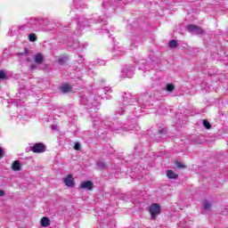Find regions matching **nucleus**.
I'll list each match as a JSON object with an SVG mask.
<instances>
[{"label":"nucleus","instance_id":"nucleus-1","mask_svg":"<svg viewBox=\"0 0 228 228\" xmlns=\"http://www.w3.org/2000/svg\"><path fill=\"white\" fill-rule=\"evenodd\" d=\"M94 126L97 129H109V131H134V125H126L120 121H104L100 118H93Z\"/></svg>","mask_w":228,"mask_h":228},{"label":"nucleus","instance_id":"nucleus-2","mask_svg":"<svg viewBox=\"0 0 228 228\" xmlns=\"http://www.w3.org/2000/svg\"><path fill=\"white\" fill-rule=\"evenodd\" d=\"M79 101L86 110H99V100H95V96L92 94L82 95Z\"/></svg>","mask_w":228,"mask_h":228},{"label":"nucleus","instance_id":"nucleus-3","mask_svg":"<svg viewBox=\"0 0 228 228\" xmlns=\"http://www.w3.org/2000/svg\"><path fill=\"white\" fill-rule=\"evenodd\" d=\"M127 3H131V0H114L113 3L111 0H103L102 5L103 8H107L108 6H119V8H124V4H127Z\"/></svg>","mask_w":228,"mask_h":228},{"label":"nucleus","instance_id":"nucleus-4","mask_svg":"<svg viewBox=\"0 0 228 228\" xmlns=\"http://www.w3.org/2000/svg\"><path fill=\"white\" fill-rule=\"evenodd\" d=\"M151 99H152V96L150 94H142L137 101L138 104L141 106V108H149V103L151 102Z\"/></svg>","mask_w":228,"mask_h":228},{"label":"nucleus","instance_id":"nucleus-5","mask_svg":"<svg viewBox=\"0 0 228 228\" xmlns=\"http://www.w3.org/2000/svg\"><path fill=\"white\" fill-rule=\"evenodd\" d=\"M123 106H133L135 102H138V100H136V97L132 96L131 94H127V93H124L123 96Z\"/></svg>","mask_w":228,"mask_h":228},{"label":"nucleus","instance_id":"nucleus-6","mask_svg":"<svg viewBox=\"0 0 228 228\" xmlns=\"http://www.w3.org/2000/svg\"><path fill=\"white\" fill-rule=\"evenodd\" d=\"M149 211L151 215V220H156V216L161 214V207L158 203L150 206Z\"/></svg>","mask_w":228,"mask_h":228},{"label":"nucleus","instance_id":"nucleus-7","mask_svg":"<svg viewBox=\"0 0 228 228\" xmlns=\"http://www.w3.org/2000/svg\"><path fill=\"white\" fill-rule=\"evenodd\" d=\"M111 54L113 56V60H118V58L125 56L126 48L122 46H114Z\"/></svg>","mask_w":228,"mask_h":228},{"label":"nucleus","instance_id":"nucleus-8","mask_svg":"<svg viewBox=\"0 0 228 228\" xmlns=\"http://www.w3.org/2000/svg\"><path fill=\"white\" fill-rule=\"evenodd\" d=\"M30 151L36 154H41V152H45V146L42 142H37L30 147Z\"/></svg>","mask_w":228,"mask_h":228},{"label":"nucleus","instance_id":"nucleus-9","mask_svg":"<svg viewBox=\"0 0 228 228\" xmlns=\"http://www.w3.org/2000/svg\"><path fill=\"white\" fill-rule=\"evenodd\" d=\"M29 28V26L27 24L21 25L20 27H13L11 28V35L13 37V35H19L20 33H22V31H26V29Z\"/></svg>","mask_w":228,"mask_h":228},{"label":"nucleus","instance_id":"nucleus-10","mask_svg":"<svg viewBox=\"0 0 228 228\" xmlns=\"http://www.w3.org/2000/svg\"><path fill=\"white\" fill-rule=\"evenodd\" d=\"M187 29L190 31V33H194V35H202V33H204L202 28L193 24L188 25Z\"/></svg>","mask_w":228,"mask_h":228},{"label":"nucleus","instance_id":"nucleus-11","mask_svg":"<svg viewBox=\"0 0 228 228\" xmlns=\"http://www.w3.org/2000/svg\"><path fill=\"white\" fill-rule=\"evenodd\" d=\"M124 77H132L134 76V65H129L123 69Z\"/></svg>","mask_w":228,"mask_h":228},{"label":"nucleus","instance_id":"nucleus-12","mask_svg":"<svg viewBox=\"0 0 228 228\" xmlns=\"http://www.w3.org/2000/svg\"><path fill=\"white\" fill-rule=\"evenodd\" d=\"M63 183L68 186V188H74L76 184L74 182V176H72V175H69L68 177H64Z\"/></svg>","mask_w":228,"mask_h":228},{"label":"nucleus","instance_id":"nucleus-13","mask_svg":"<svg viewBox=\"0 0 228 228\" xmlns=\"http://www.w3.org/2000/svg\"><path fill=\"white\" fill-rule=\"evenodd\" d=\"M85 26H89L88 24V20H78V25H77V31L74 32V35L79 36L81 35V29H83V28H85Z\"/></svg>","mask_w":228,"mask_h":228},{"label":"nucleus","instance_id":"nucleus-14","mask_svg":"<svg viewBox=\"0 0 228 228\" xmlns=\"http://www.w3.org/2000/svg\"><path fill=\"white\" fill-rule=\"evenodd\" d=\"M80 188L92 191L94 190V183H92V181H86L80 184Z\"/></svg>","mask_w":228,"mask_h":228},{"label":"nucleus","instance_id":"nucleus-15","mask_svg":"<svg viewBox=\"0 0 228 228\" xmlns=\"http://www.w3.org/2000/svg\"><path fill=\"white\" fill-rule=\"evenodd\" d=\"M28 28H40V20L37 18L31 19L28 22H27Z\"/></svg>","mask_w":228,"mask_h":228},{"label":"nucleus","instance_id":"nucleus-16","mask_svg":"<svg viewBox=\"0 0 228 228\" xmlns=\"http://www.w3.org/2000/svg\"><path fill=\"white\" fill-rule=\"evenodd\" d=\"M34 61L37 63V65H42V63H44V54L37 53L34 56Z\"/></svg>","mask_w":228,"mask_h":228},{"label":"nucleus","instance_id":"nucleus-17","mask_svg":"<svg viewBox=\"0 0 228 228\" xmlns=\"http://www.w3.org/2000/svg\"><path fill=\"white\" fill-rule=\"evenodd\" d=\"M40 223L42 227H49V225H51V220L49 219V217L44 216L43 218H41Z\"/></svg>","mask_w":228,"mask_h":228},{"label":"nucleus","instance_id":"nucleus-18","mask_svg":"<svg viewBox=\"0 0 228 228\" xmlns=\"http://www.w3.org/2000/svg\"><path fill=\"white\" fill-rule=\"evenodd\" d=\"M69 49H72V51L74 50H79V42L77 41H73V42H69Z\"/></svg>","mask_w":228,"mask_h":228},{"label":"nucleus","instance_id":"nucleus-19","mask_svg":"<svg viewBox=\"0 0 228 228\" xmlns=\"http://www.w3.org/2000/svg\"><path fill=\"white\" fill-rule=\"evenodd\" d=\"M72 89V87L70 86V85L69 84H64L61 87V92L62 94H69V92H70V90Z\"/></svg>","mask_w":228,"mask_h":228},{"label":"nucleus","instance_id":"nucleus-20","mask_svg":"<svg viewBox=\"0 0 228 228\" xmlns=\"http://www.w3.org/2000/svg\"><path fill=\"white\" fill-rule=\"evenodd\" d=\"M167 176L168 177V179H177V177H179L177 175V174H175L174 171L172 170H167Z\"/></svg>","mask_w":228,"mask_h":228},{"label":"nucleus","instance_id":"nucleus-21","mask_svg":"<svg viewBox=\"0 0 228 228\" xmlns=\"http://www.w3.org/2000/svg\"><path fill=\"white\" fill-rule=\"evenodd\" d=\"M12 168L14 172H19L20 170V163H19V160H15L12 163Z\"/></svg>","mask_w":228,"mask_h":228},{"label":"nucleus","instance_id":"nucleus-22","mask_svg":"<svg viewBox=\"0 0 228 228\" xmlns=\"http://www.w3.org/2000/svg\"><path fill=\"white\" fill-rule=\"evenodd\" d=\"M203 208L205 209V211H211V203L209 202V200H205L203 202Z\"/></svg>","mask_w":228,"mask_h":228},{"label":"nucleus","instance_id":"nucleus-23","mask_svg":"<svg viewBox=\"0 0 228 228\" xmlns=\"http://www.w3.org/2000/svg\"><path fill=\"white\" fill-rule=\"evenodd\" d=\"M168 45H169V47L171 48V49H175V48H177V46L179 45V44L177 43V41H175V40H170L169 41V44H168Z\"/></svg>","mask_w":228,"mask_h":228},{"label":"nucleus","instance_id":"nucleus-24","mask_svg":"<svg viewBox=\"0 0 228 228\" xmlns=\"http://www.w3.org/2000/svg\"><path fill=\"white\" fill-rule=\"evenodd\" d=\"M162 136H167V128H162V129L159 130L157 138H161Z\"/></svg>","mask_w":228,"mask_h":228},{"label":"nucleus","instance_id":"nucleus-25","mask_svg":"<svg viewBox=\"0 0 228 228\" xmlns=\"http://www.w3.org/2000/svg\"><path fill=\"white\" fill-rule=\"evenodd\" d=\"M106 20H108V17L103 16L102 18H100L99 20H95L96 24H106Z\"/></svg>","mask_w":228,"mask_h":228},{"label":"nucleus","instance_id":"nucleus-26","mask_svg":"<svg viewBox=\"0 0 228 228\" xmlns=\"http://www.w3.org/2000/svg\"><path fill=\"white\" fill-rule=\"evenodd\" d=\"M124 112H125V110H124L123 108H120L119 110H117L115 111V117H114V118H117V117H120L121 115H124Z\"/></svg>","mask_w":228,"mask_h":228},{"label":"nucleus","instance_id":"nucleus-27","mask_svg":"<svg viewBox=\"0 0 228 228\" xmlns=\"http://www.w3.org/2000/svg\"><path fill=\"white\" fill-rule=\"evenodd\" d=\"M28 53H29V50L28 48H25L23 52L18 53L17 55L18 56H25L26 58H28Z\"/></svg>","mask_w":228,"mask_h":228},{"label":"nucleus","instance_id":"nucleus-28","mask_svg":"<svg viewBox=\"0 0 228 228\" xmlns=\"http://www.w3.org/2000/svg\"><path fill=\"white\" fill-rule=\"evenodd\" d=\"M28 40H29V42H37V34L31 33L28 36Z\"/></svg>","mask_w":228,"mask_h":228},{"label":"nucleus","instance_id":"nucleus-29","mask_svg":"<svg viewBox=\"0 0 228 228\" xmlns=\"http://www.w3.org/2000/svg\"><path fill=\"white\" fill-rule=\"evenodd\" d=\"M203 126L205 129H211V123L208 119H203Z\"/></svg>","mask_w":228,"mask_h":228},{"label":"nucleus","instance_id":"nucleus-30","mask_svg":"<svg viewBox=\"0 0 228 228\" xmlns=\"http://www.w3.org/2000/svg\"><path fill=\"white\" fill-rule=\"evenodd\" d=\"M75 8L79 10V8H83L84 4L81 1L74 2Z\"/></svg>","mask_w":228,"mask_h":228},{"label":"nucleus","instance_id":"nucleus-31","mask_svg":"<svg viewBox=\"0 0 228 228\" xmlns=\"http://www.w3.org/2000/svg\"><path fill=\"white\" fill-rule=\"evenodd\" d=\"M175 88L173 84H167L166 86L167 92H174Z\"/></svg>","mask_w":228,"mask_h":228},{"label":"nucleus","instance_id":"nucleus-32","mask_svg":"<svg viewBox=\"0 0 228 228\" xmlns=\"http://www.w3.org/2000/svg\"><path fill=\"white\" fill-rule=\"evenodd\" d=\"M68 58L66 56L61 57L58 59V63H60V65H63V63L67 62Z\"/></svg>","mask_w":228,"mask_h":228},{"label":"nucleus","instance_id":"nucleus-33","mask_svg":"<svg viewBox=\"0 0 228 228\" xmlns=\"http://www.w3.org/2000/svg\"><path fill=\"white\" fill-rule=\"evenodd\" d=\"M98 167H99L100 170H106V164L103 161H99Z\"/></svg>","mask_w":228,"mask_h":228},{"label":"nucleus","instance_id":"nucleus-34","mask_svg":"<svg viewBox=\"0 0 228 228\" xmlns=\"http://www.w3.org/2000/svg\"><path fill=\"white\" fill-rule=\"evenodd\" d=\"M102 92L105 94H107V95H110V94H111V88H110V87H105V88H103L102 89Z\"/></svg>","mask_w":228,"mask_h":228},{"label":"nucleus","instance_id":"nucleus-35","mask_svg":"<svg viewBox=\"0 0 228 228\" xmlns=\"http://www.w3.org/2000/svg\"><path fill=\"white\" fill-rule=\"evenodd\" d=\"M75 151H81V143L76 142L74 145Z\"/></svg>","mask_w":228,"mask_h":228},{"label":"nucleus","instance_id":"nucleus-36","mask_svg":"<svg viewBox=\"0 0 228 228\" xmlns=\"http://www.w3.org/2000/svg\"><path fill=\"white\" fill-rule=\"evenodd\" d=\"M0 79H6V73L3 70H0Z\"/></svg>","mask_w":228,"mask_h":228},{"label":"nucleus","instance_id":"nucleus-37","mask_svg":"<svg viewBox=\"0 0 228 228\" xmlns=\"http://www.w3.org/2000/svg\"><path fill=\"white\" fill-rule=\"evenodd\" d=\"M176 167L177 168H186V166H184L183 164H182V162L179 161L176 162Z\"/></svg>","mask_w":228,"mask_h":228},{"label":"nucleus","instance_id":"nucleus-38","mask_svg":"<svg viewBox=\"0 0 228 228\" xmlns=\"http://www.w3.org/2000/svg\"><path fill=\"white\" fill-rule=\"evenodd\" d=\"M4 157V151H3V148L0 147V159Z\"/></svg>","mask_w":228,"mask_h":228},{"label":"nucleus","instance_id":"nucleus-39","mask_svg":"<svg viewBox=\"0 0 228 228\" xmlns=\"http://www.w3.org/2000/svg\"><path fill=\"white\" fill-rule=\"evenodd\" d=\"M98 63L99 65H106V62H104L102 60H98Z\"/></svg>","mask_w":228,"mask_h":228},{"label":"nucleus","instance_id":"nucleus-40","mask_svg":"<svg viewBox=\"0 0 228 228\" xmlns=\"http://www.w3.org/2000/svg\"><path fill=\"white\" fill-rule=\"evenodd\" d=\"M30 69H31V70L37 69V64H31Z\"/></svg>","mask_w":228,"mask_h":228},{"label":"nucleus","instance_id":"nucleus-41","mask_svg":"<svg viewBox=\"0 0 228 228\" xmlns=\"http://www.w3.org/2000/svg\"><path fill=\"white\" fill-rule=\"evenodd\" d=\"M5 194L6 192H4V191L0 190V197H4Z\"/></svg>","mask_w":228,"mask_h":228},{"label":"nucleus","instance_id":"nucleus-42","mask_svg":"<svg viewBox=\"0 0 228 228\" xmlns=\"http://www.w3.org/2000/svg\"><path fill=\"white\" fill-rule=\"evenodd\" d=\"M26 61H28V62L31 61V59L27 57Z\"/></svg>","mask_w":228,"mask_h":228},{"label":"nucleus","instance_id":"nucleus-43","mask_svg":"<svg viewBox=\"0 0 228 228\" xmlns=\"http://www.w3.org/2000/svg\"><path fill=\"white\" fill-rule=\"evenodd\" d=\"M110 228H115V223L113 224V225H110Z\"/></svg>","mask_w":228,"mask_h":228},{"label":"nucleus","instance_id":"nucleus-44","mask_svg":"<svg viewBox=\"0 0 228 228\" xmlns=\"http://www.w3.org/2000/svg\"><path fill=\"white\" fill-rule=\"evenodd\" d=\"M106 33L108 34V33H110V31H107Z\"/></svg>","mask_w":228,"mask_h":228},{"label":"nucleus","instance_id":"nucleus-45","mask_svg":"<svg viewBox=\"0 0 228 228\" xmlns=\"http://www.w3.org/2000/svg\"><path fill=\"white\" fill-rule=\"evenodd\" d=\"M158 142H161V140H158Z\"/></svg>","mask_w":228,"mask_h":228}]
</instances>
